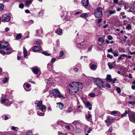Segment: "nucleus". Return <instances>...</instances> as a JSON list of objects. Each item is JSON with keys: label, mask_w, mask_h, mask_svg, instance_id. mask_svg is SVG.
Masks as SVG:
<instances>
[{"label": "nucleus", "mask_w": 135, "mask_h": 135, "mask_svg": "<svg viewBox=\"0 0 135 135\" xmlns=\"http://www.w3.org/2000/svg\"><path fill=\"white\" fill-rule=\"evenodd\" d=\"M82 87V84L80 83H72L69 85L68 87L69 93L71 95H74L77 94L79 91L81 89Z\"/></svg>", "instance_id": "nucleus-1"}, {"label": "nucleus", "mask_w": 135, "mask_h": 135, "mask_svg": "<svg viewBox=\"0 0 135 135\" xmlns=\"http://www.w3.org/2000/svg\"><path fill=\"white\" fill-rule=\"evenodd\" d=\"M93 82L95 85L99 88H105L104 82L102 79L99 78H94L93 79Z\"/></svg>", "instance_id": "nucleus-2"}, {"label": "nucleus", "mask_w": 135, "mask_h": 135, "mask_svg": "<svg viewBox=\"0 0 135 135\" xmlns=\"http://www.w3.org/2000/svg\"><path fill=\"white\" fill-rule=\"evenodd\" d=\"M50 94H52L55 97V98L58 97L60 98H65L61 94L58 90L57 89H53L52 90L49 91Z\"/></svg>", "instance_id": "nucleus-3"}, {"label": "nucleus", "mask_w": 135, "mask_h": 135, "mask_svg": "<svg viewBox=\"0 0 135 135\" xmlns=\"http://www.w3.org/2000/svg\"><path fill=\"white\" fill-rule=\"evenodd\" d=\"M102 8L100 7H98L96 9L95 12V15L96 17L99 18L102 16L103 13L102 12Z\"/></svg>", "instance_id": "nucleus-4"}, {"label": "nucleus", "mask_w": 135, "mask_h": 135, "mask_svg": "<svg viewBox=\"0 0 135 135\" xmlns=\"http://www.w3.org/2000/svg\"><path fill=\"white\" fill-rule=\"evenodd\" d=\"M130 120L135 123V113L132 112H130L128 114Z\"/></svg>", "instance_id": "nucleus-5"}, {"label": "nucleus", "mask_w": 135, "mask_h": 135, "mask_svg": "<svg viewBox=\"0 0 135 135\" xmlns=\"http://www.w3.org/2000/svg\"><path fill=\"white\" fill-rule=\"evenodd\" d=\"M11 17L9 13H7L3 15L2 17V21L7 22L9 21Z\"/></svg>", "instance_id": "nucleus-6"}, {"label": "nucleus", "mask_w": 135, "mask_h": 135, "mask_svg": "<svg viewBox=\"0 0 135 135\" xmlns=\"http://www.w3.org/2000/svg\"><path fill=\"white\" fill-rule=\"evenodd\" d=\"M42 102L41 101H39L37 103V106L39 107V109L41 111L46 110V106L44 105H42Z\"/></svg>", "instance_id": "nucleus-7"}, {"label": "nucleus", "mask_w": 135, "mask_h": 135, "mask_svg": "<svg viewBox=\"0 0 135 135\" xmlns=\"http://www.w3.org/2000/svg\"><path fill=\"white\" fill-rule=\"evenodd\" d=\"M105 80L109 82H112L113 83H114L115 81L117 80V79L116 78H114V80L112 79L111 75L109 74L107 75Z\"/></svg>", "instance_id": "nucleus-8"}, {"label": "nucleus", "mask_w": 135, "mask_h": 135, "mask_svg": "<svg viewBox=\"0 0 135 135\" xmlns=\"http://www.w3.org/2000/svg\"><path fill=\"white\" fill-rule=\"evenodd\" d=\"M113 118L111 117H107V119L105 120V122L108 123V126H109L113 122Z\"/></svg>", "instance_id": "nucleus-9"}, {"label": "nucleus", "mask_w": 135, "mask_h": 135, "mask_svg": "<svg viewBox=\"0 0 135 135\" xmlns=\"http://www.w3.org/2000/svg\"><path fill=\"white\" fill-rule=\"evenodd\" d=\"M1 49H4L6 48V47L8 45V43L6 42H1Z\"/></svg>", "instance_id": "nucleus-10"}, {"label": "nucleus", "mask_w": 135, "mask_h": 135, "mask_svg": "<svg viewBox=\"0 0 135 135\" xmlns=\"http://www.w3.org/2000/svg\"><path fill=\"white\" fill-rule=\"evenodd\" d=\"M115 65V61L113 62H108L107 64V65L110 69H112L114 67Z\"/></svg>", "instance_id": "nucleus-11"}, {"label": "nucleus", "mask_w": 135, "mask_h": 135, "mask_svg": "<svg viewBox=\"0 0 135 135\" xmlns=\"http://www.w3.org/2000/svg\"><path fill=\"white\" fill-rule=\"evenodd\" d=\"M84 103L87 108H88L89 109L91 110L92 109V104L89 102H84Z\"/></svg>", "instance_id": "nucleus-12"}, {"label": "nucleus", "mask_w": 135, "mask_h": 135, "mask_svg": "<svg viewBox=\"0 0 135 135\" xmlns=\"http://www.w3.org/2000/svg\"><path fill=\"white\" fill-rule=\"evenodd\" d=\"M90 69L93 70H95L97 68V65L95 64H91L89 66Z\"/></svg>", "instance_id": "nucleus-13"}, {"label": "nucleus", "mask_w": 135, "mask_h": 135, "mask_svg": "<svg viewBox=\"0 0 135 135\" xmlns=\"http://www.w3.org/2000/svg\"><path fill=\"white\" fill-rule=\"evenodd\" d=\"M32 48L33 51L34 52L38 51L41 49L40 48V47H39L38 46H34L32 47Z\"/></svg>", "instance_id": "nucleus-14"}, {"label": "nucleus", "mask_w": 135, "mask_h": 135, "mask_svg": "<svg viewBox=\"0 0 135 135\" xmlns=\"http://www.w3.org/2000/svg\"><path fill=\"white\" fill-rule=\"evenodd\" d=\"M55 32L60 35H62L63 34L62 30L60 28L57 29Z\"/></svg>", "instance_id": "nucleus-15"}, {"label": "nucleus", "mask_w": 135, "mask_h": 135, "mask_svg": "<svg viewBox=\"0 0 135 135\" xmlns=\"http://www.w3.org/2000/svg\"><path fill=\"white\" fill-rule=\"evenodd\" d=\"M32 70L33 73L35 74H37L40 73V70L37 68H33Z\"/></svg>", "instance_id": "nucleus-16"}, {"label": "nucleus", "mask_w": 135, "mask_h": 135, "mask_svg": "<svg viewBox=\"0 0 135 135\" xmlns=\"http://www.w3.org/2000/svg\"><path fill=\"white\" fill-rule=\"evenodd\" d=\"M42 33V29L37 30L36 31V35L37 36H40Z\"/></svg>", "instance_id": "nucleus-17"}, {"label": "nucleus", "mask_w": 135, "mask_h": 135, "mask_svg": "<svg viewBox=\"0 0 135 135\" xmlns=\"http://www.w3.org/2000/svg\"><path fill=\"white\" fill-rule=\"evenodd\" d=\"M81 3L83 6H87L89 3L88 0H82Z\"/></svg>", "instance_id": "nucleus-18"}, {"label": "nucleus", "mask_w": 135, "mask_h": 135, "mask_svg": "<svg viewBox=\"0 0 135 135\" xmlns=\"http://www.w3.org/2000/svg\"><path fill=\"white\" fill-rule=\"evenodd\" d=\"M38 112L37 113V114L40 116H43L44 115V112L45 110H43L42 111H41L40 110H39Z\"/></svg>", "instance_id": "nucleus-19"}, {"label": "nucleus", "mask_w": 135, "mask_h": 135, "mask_svg": "<svg viewBox=\"0 0 135 135\" xmlns=\"http://www.w3.org/2000/svg\"><path fill=\"white\" fill-rule=\"evenodd\" d=\"M6 51V53L8 54H9L12 52V50L9 48L6 47V48L4 49Z\"/></svg>", "instance_id": "nucleus-20"}, {"label": "nucleus", "mask_w": 135, "mask_h": 135, "mask_svg": "<svg viewBox=\"0 0 135 135\" xmlns=\"http://www.w3.org/2000/svg\"><path fill=\"white\" fill-rule=\"evenodd\" d=\"M57 107H58L59 108L61 109H62L63 108L64 106L63 104L61 103H57Z\"/></svg>", "instance_id": "nucleus-21"}, {"label": "nucleus", "mask_w": 135, "mask_h": 135, "mask_svg": "<svg viewBox=\"0 0 135 135\" xmlns=\"http://www.w3.org/2000/svg\"><path fill=\"white\" fill-rule=\"evenodd\" d=\"M127 11L128 12H131L133 13H134L135 12V9L134 8L129 7Z\"/></svg>", "instance_id": "nucleus-22"}, {"label": "nucleus", "mask_w": 135, "mask_h": 135, "mask_svg": "<svg viewBox=\"0 0 135 135\" xmlns=\"http://www.w3.org/2000/svg\"><path fill=\"white\" fill-rule=\"evenodd\" d=\"M47 69L48 70L51 71L53 68V66L52 65L50 64H48L47 65Z\"/></svg>", "instance_id": "nucleus-23"}, {"label": "nucleus", "mask_w": 135, "mask_h": 135, "mask_svg": "<svg viewBox=\"0 0 135 135\" xmlns=\"http://www.w3.org/2000/svg\"><path fill=\"white\" fill-rule=\"evenodd\" d=\"M80 17L83 18H86L88 17V14L86 13H84L83 14L81 15Z\"/></svg>", "instance_id": "nucleus-24"}, {"label": "nucleus", "mask_w": 135, "mask_h": 135, "mask_svg": "<svg viewBox=\"0 0 135 135\" xmlns=\"http://www.w3.org/2000/svg\"><path fill=\"white\" fill-rule=\"evenodd\" d=\"M109 13L110 15H111L115 13H116V11L115 9H113L112 10H110L109 11Z\"/></svg>", "instance_id": "nucleus-25"}, {"label": "nucleus", "mask_w": 135, "mask_h": 135, "mask_svg": "<svg viewBox=\"0 0 135 135\" xmlns=\"http://www.w3.org/2000/svg\"><path fill=\"white\" fill-rule=\"evenodd\" d=\"M91 115L90 114L88 113L87 114H86L85 115L86 119L88 120L89 121L90 118H91Z\"/></svg>", "instance_id": "nucleus-26"}, {"label": "nucleus", "mask_w": 135, "mask_h": 135, "mask_svg": "<svg viewBox=\"0 0 135 135\" xmlns=\"http://www.w3.org/2000/svg\"><path fill=\"white\" fill-rule=\"evenodd\" d=\"M112 54L115 57L118 56L119 55L118 52L117 50H115L114 52H112Z\"/></svg>", "instance_id": "nucleus-27"}, {"label": "nucleus", "mask_w": 135, "mask_h": 135, "mask_svg": "<svg viewBox=\"0 0 135 135\" xmlns=\"http://www.w3.org/2000/svg\"><path fill=\"white\" fill-rule=\"evenodd\" d=\"M23 54L24 57H25L27 55V52L25 48L24 47H23Z\"/></svg>", "instance_id": "nucleus-28"}, {"label": "nucleus", "mask_w": 135, "mask_h": 135, "mask_svg": "<svg viewBox=\"0 0 135 135\" xmlns=\"http://www.w3.org/2000/svg\"><path fill=\"white\" fill-rule=\"evenodd\" d=\"M130 112V111L129 110L128 111H127L126 110L125 111V112L124 113L121 114V117H123L127 115V114L129 113Z\"/></svg>", "instance_id": "nucleus-29"}, {"label": "nucleus", "mask_w": 135, "mask_h": 135, "mask_svg": "<svg viewBox=\"0 0 135 135\" xmlns=\"http://www.w3.org/2000/svg\"><path fill=\"white\" fill-rule=\"evenodd\" d=\"M73 110L72 108L70 107H68L67 111L69 113L72 112Z\"/></svg>", "instance_id": "nucleus-30"}, {"label": "nucleus", "mask_w": 135, "mask_h": 135, "mask_svg": "<svg viewBox=\"0 0 135 135\" xmlns=\"http://www.w3.org/2000/svg\"><path fill=\"white\" fill-rule=\"evenodd\" d=\"M127 103L132 105H134L135 104V101H128Z\"/></svg>", "instance_id": "nucleus-31"}, {"label": "nucleus", "mask_w": 135, "mask_h": 135, "mask_svg": "<svg viewBox=\"0 0 135 135\" xmlns=\"http://www.w3.org/2000/svg\"><path fill=\"white\" fill-rule=\"evenodd\" d=\"M98 41L100 42L103 43L104 42V39L102 37H100L99 38Z\"/></svg>", "instance_id": "nucleus-32"}, {"label": "nucleus", "mask_w": 135, "mask_h": 135, "mask_svg": "<svg viewBox=\"0 0 135 135\" xmlns=\"http://www.w3.org/2000/svg\"><path fill=\"white\" fill-rule=\"evenodd\" d=\"M126 28L128 30H131V26L130 24H128L126 27Z\"/></svg>", "instance_id": "nucleus-33"}, {"label": "nucleus", "mask_w": 135, "mask_h": 135, "mask_svg": "<svg viewBox=\"0 0 135 135\" xmlns=\"http://www.w3.org/2000/svg\"><path fill=\"white\" fill-rule=\"evenodd\" d=\"M117 113V111H113L111 112L110 114L112 115L116 114Z\"/></svg>", "instance_id": "nucleus-34"}, {"label": "nucleus", "mask_w": 135, "mask_h": 135, "mask_svg": "<svg viewBox=\"0 0 135 135\" xmlns=\"http://www.w3.org/2000/svg\"><path fill=\"white\" fill-rule=\"evenodd\" d=\"M64 54V52L63 51H60L59 54V57H62Z\"/></svg>", "instance_id": "nucleus-35"}, {"label": "nucleus", "mask_w": 135, "mask_h": 135, "mask_svg": "<svg viewBox=\"0 0 135 135\" xmlns=\"http://www.w3.org/2000/svg\"><path fill=\"white\" fill-rule=\"evenodd\" d=\"M11 128L12 130L16 131H17L18 129V127L14 126H12L11 127Z\"/></svg>", "instance_id": "nucleus-36"}, {"label": "nucleus", "mask_w": 135, "mask_h": 135, "mask_svg": "<svg viewBox=\"0 0 135 135\" xmlns=\"http://www.w3.org/2000/svg\"><path fill=\"white\" fill-rule=\"evenodd\" d=\"M89 95L91 97H93L95 96V94L94 93H91L89 94Z\"/></svg>", "instance_id": "nucleus-37"}, {"label": "nucleus", "mask_w": 135, "mask_h": 135, "mask_svg": "<svg viewBox=\"0 0 135 135\" xmlns=\"http://www.w3.org/2000/svg\"><path fill=\"white\" fill-rule=\"evenodd\" d=\"M31 2V0H26L25 3L26 5H27L30 4Z\"/></svg>", "instance_id": "nucleus-38"}, {"label": "nucleus", "mask_w": 135, "mask_h": 135, "mask_svg": "<svg viewBox=\"0 0 135 135\" xmlns=\"http://www.w3.org/2000/svg\"><path fill=\"white\" fill-rule=\"evenodd\" d=\"M21 37V34H18L16 36L17 39H20Z\"/></svg>", "instance_id": "nucleus-39"}, {"label": "nucleus", "mask_w": 135, "mask_h": 135, "mask_svg": "<svg viewBox=\"0 0 135 135\" xmlns=\"http://www.w3.org/2000/svg\"><path fill=\"white\" fill-rule=\"evenodd\" d=\"M116 91L118 93H120L121 91L120 88L119 87H117L116 89Z\"/></svg>", "instance_id": "nucleus-40"}, {"label": "nucleus", "mask_w": 135, "mask_h": 135, "mask_svg": "<svg viewBox=\"0 0 135 135\" xmlns=\"http://www.w3.org/2000/svg\"><path fill=\"white\" fill-rule=\"evenodd\" d=\"M79 123V121L78 120H76L72 123V124L74 125H76V124Z\"/></svg>", "instance_id": "nucleus-41"}, {"label": "nucleus", "mask_w": 135, "mask_h": 135, "mask_svg": "<svg viewBox=\"0 0 135 135\" xmlns=\"http://www.w3.org/2000/svg\"><path fill=\"white\" fill-rule=\"evenodd\" d=\"M4 50H2V49H0V53L2 54H4L6 53L5 51H4Z\"/></svg>", "instance_id": "nucleus-42"}, {"label": "nucleus", "mask_w": 135, "mask_h": 135, "mask_svg": "<svg viewBox=\"0 0 135 135\" xmlns=\"http://www.w3.org/2000/svg\"><path fill=\"white\" fill-rule=\"evenodd\" d=\"M8 78L7 77H5L3 79V82L4 83H5L7 82L8 81Z\"/></svg>", "instance_id": "nucleus-43"}, {"label": "nucleus", "mask_w": 135, "mask_h": 135, "mask_svg": "<svg viewBox=\"0 0 135 135\" xmlns=\"http://www.w3.org/2000/svg\"><path fill=\"white\" fill-rule=\"evenodd\" d=\"M7 101V100L4 99H2L1 100V103H3L5 102H6Z\"/></svg>", "instance_id": "nucleus-44"}, {"label": "nucleus", "mask_w": 135, "mask_h": 135, "mask_svg": "<svg viewBox=\"0 0 135 135\" xmlns=\"http://www.w3.org/2000/svg\"><path fill=\"white\" fill-rule=\"evenodd\" d=\"M4 7V6L2 4H0V10H2Z\"/></svg>", "instance_id": "nucleus-45"}, {"label": "nucleus", "mask_w": 135, "mask_h": 135, "mask_svg": "<svg viewBox=\"0 0 135 135\" xmlns=\"http://www.w3.org/2000/svg\"><path fill=\"white\" fill-rule=\"evenodd\" d=\"M42 54H44L45 55H46V56H49L50 55V54L48 53L46 51H44L42 53Z\"/></svg>", "instance_id": "nucleus-46"}, {"label": "nucleus", "mask_w": 135, "mask_h": 135, "mask_svg": "<svg viewBox=\"0 0 135 135\" xmlns=\"http://www.w3.org/2000/svg\"><path fill=\"white\" fill-rule=\"evenodd\" d=\"M107 38L109 40H111L113 39V37L110 35H108L107 37Z\"/></svg>", "instance_id": "nucleus-47"}, {"label": "nucleus", "mask_w": 135, "mask_h": 135, "mask_svg": "<svg viewBox=\"0 0 135 135\" xmlns=\"http://www.w3.org/2000/svg\"><path fill=\"white\" fill-rule=\"evenodd\" d=\"M25 85H26V87L27 88H29L30 86V85L28 84H26L25 83L23 85V86H24Z\"/></svg>", "instance_id": "nucleus-48"}, {"label": "nucleus", "mask_w": 135, "mask_h": 135, "mask_svg": "<svg viewBox=\"0 0 135 135\" xmlns=\"http://www.w3.org/2000/svg\"><path fill=\"white\" fill-rule=\"evenodd\" d=\"M123 58L122 57V56H121V55H120L119 56L118 58V62H119V60H122Z\"/></svg>", "instance_id": "nucleus-49"}, {"label": "nucleus", "mask_w": 135, "mask_h": 135, "mask_svg": "<svg viewBox=\"0 0 135 135\" xmlns=\"http://www.w3.org/2000/svg\"><path fill=\"white\" fill-rule=\"evenodd\" d=\"M56 59L55 58H53L51 59V63H53L55 62V61H56Z\"/></svg>", "instance_id": "nucleus-50"}, {"label": "nucleus", "mask_w": 135, "mask_h": 135, "mask_svg": "<svg viewBox=\"0 0 135 135\" xmlns=\"http://www.w3.org/2000/svg\"><path fill=\"white\" fill-rule=\"evenodd\" d=\"M107 57H108L109 58H110V59H112L113 57V56L111 55H110V54H108L107 56Z\"/></svg>", "instance_id": "nucleus-51"}, {"label": "nucleus", "mask_w": 135, "mask_h": 135, "mask_svg": "<svg viewBox=\"0 0 135 135\" xmlns=\"http://www.w3.org/2000/svg\"><path fill=\"white\" fill-rule=\"evenodd\" d=\"M19 7L20 8H22L24 7V5L23 4L21 3L19 5Z\"/></svg>", "instance_id": "nucleus-52"}, {"label": "nucleus", "mask_w": 135, "mask_h": 135, "mask_svg": "<svg viewBox=\"0 0 135 135\" xmlns=\"http://www.w3.org/2000/svg\"><path fill=\"white\" fill-rule=\"evenodd\" d=\"M105 86L107 88H110V85L108 83H107L105 85Z\"/></svg>", "instance_id": "nucleus-53"}, {"label": "nucleus", "mask_w": 135, "mask_h": 135, "mask_svg": "<svg viewBox=\"0 0 135 135\" xmlns=\"http://www.w3.org/2000/svg\"><path fill=\"white\" fill-rule=\"evenodd\" d=\"M34 44H35L37 45L38 46V45L40 46V43H39V42L38 41H35V42Z\"/></svg>", "instance_id": "nucleus-54"}, {"label": "nucleus", "mask_w": 135, "mask_h": 135, "mask_svg": "<svg viewBox=\"0 0 135 135\" xmlns=\"http://www.w3.org/2000/svg\"><path fill=\"white\" fill-rule=\"evenodd\" d=\"M26 135H32V134L31 132H27Z\"/></svg>", "instance_id": "nucleus-55"}, {"label": "nucleus", "mask_w": 135, "mask_h": 135, "mask_svg": "<svg viewBox=\"0 0 135 135\" xmlns=\"http://www.w3.org/2000/svg\"><path fill=\"white\" fill-rule=\"evenodd\" d=\"M92 129L90 128H89L88 131H87V133H89L91 132V131H92Z\"/></svg>", "instance_id": "nucleus-56"}, {"label": "nucleus", "mask_w": 135, "mask_h": 135, "mask_svg": "<svg viewBox=\"0 0 135 135\" xmlns=\"http://www.w3.org/2000/svg\"><path fill=\"white\" fill-rule=\"evenodd\" d=\"M107 51L108 52H111L112 53V51H113V50L112 49V48H110V49H109V50H107Z\"/></svg>", "instance_id": "nucleus-57"}, {"label": "nucleus", "mask_w": 135, "mask_h": 135, "mask_svg": "<svg viewBox=\"0 0 135 135\" xmlns=\"http://www.w3.org/2000/svg\"><path fill=\"white\" fill-rule=\"evenodd\" d=\"M135 53V51L133 52H131V51H130L128 53V54H131V55H133V54H134Z\"/></svg>", "instance_id": "nucleus-58"}, {"label": "nucleus", "mask_w": 135, "mask_h": 135, "mask_svg": "<svg viewBox=\"0 0 135 135\" xmlns=\"http://www.w3.org/2000/svg\"><path fill=\"white\" fill-rule=\"evenodd\" d=\"M48 90V88L47 87H46V88L43 91V92L44 93L46 92Z\"/></svg>", "instance_id": "nucleus-59"}, {"label": "nucleus", "mask_w": 135, "mask_h": 135, "mask_svg": "<svg viewBox=\"0 0 135 135\" xmlns=\"http://www.w3.org/2000/svg\"><path fill=\"white\" fill-rule=\"evenodd\" d=\"M65 128L68 130H69L70 129V127L69 126H65Z\"/></svg>", "instance_id": "nucleus-60"}, {"label": "nucleus", "mask_w": 135, "mask_h": 135, "mask_svg": "<svg viewBox=\"0 0 135 135\" xmlns=\"http://www.w3.org/2000/svg\"><path fill=\"white\" fill-rule=\"evenodd\" d=\"M74 71H75V72H77L78 71V69L77 68H75L74 69Z\"/></svg>", "instance_id": "nucleus-61"}, {"label": "nucleus", "mask_w": 135, "mask_h": 135, "mask_svg": "<svg viewBox=\"0 0 135 135\" xmlns=\"http://www.w3.org/2000/svg\"><path fill=\"white\" fill-rule=\"evenodd\" d=\"M128 77L130 79H131L132 78V76L131 74H129Z\"/></svg>", "instance_id": "nucleus-62"}, {"label": "nucleus", "mask_w": 135, "mask_h": 135, "mask_svg": "<svg viewBox=\"0 0 135 135\" xmlns=\"http://www.w3.org/2000/svg\"><path fill=\"white\" fill-rule=\"evenodd\" d=\"M48 110L49 111H51L52 110V109L50 107H49L48 108Z\"/></svg>", "instance_id": "nucleus-63"}, {"label": "nucleus", "mask_w": 135, "mask_h": 135, "mask_svg": "<svg viewBox=\"0 0 135 135\" xmlns=\"http://www.w3.org/2000/svg\"><path fill=\"white\" fill-rule=\"evenodd\" d=\"M5 31L7 32L9 30V29L8 27H7L5 28Z\"/></svg>", "instance_id": "nucleus-64"}]
</instances>
